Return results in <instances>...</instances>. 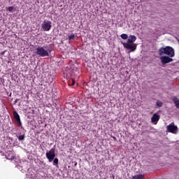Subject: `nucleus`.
<instances>
[{
	"label": "nucleus",
	"instance_id": "nucleus-1",
	"mask_svg": "<svg viewBox=\"0 0 179 179\" xmlns=\"http://www.w3.org/2000/svg\"><path fill=\"white\" fill-rule=\"evenodd\" d=\"M159 55H163V54H165V55H168V57H170L171 58H173V57H175L176 52H174V48H173L171 46H166L165 48H160L159 50Z\"/></svg>",
	"mask_w": 179,
	"mask_h": 179
},
{
	"label": "nucleus",
	"instance_id": "nucleus-2",
	"mask_svg": "<svg viewBox=\"0 0 179 179\" xmlns=\"http://www.w3.org/2000/svg\"><path fill=\"white\" fill-rule=\"evenodd\" d=\"M35 53L36 55H39V57H50L48 50H45L43 47L36 48Z\"/></svg>",
	"mask_w": 179,
	"mask_h": 179
},
{
	"label": "nucleus",
	"instance_id": "nucleus-3",
	"mask_svg": "<svg viewBox=\"0 0 179 179\" xmlns=\"http://www.w3.org/2000/svg\"><path fill=\"white\" fill-rule=\"evenodd\" d=\"M122 44L126 50H129L130 52H134L136 50V43H127L122 42Z\"/></svg>",
	"mask_w": 179,
	"mask_h": 179
},
{
	"label": "nucleus",
	"instance_id": "nucleus-4",
	"mask_svg": "<svg viewBox=\"0 0 179 179\" xmlns=\"http://www.w3.org/2000/svg\"><path fill=\"white\" fill-rule=\"evenodd\" d=\"M45 156L48 159V162L51 163L54 159H55V148H52L49 152L45 153Z\"/></svg>",
	"mask_w": 179,
	"mask_h": 179
},
{
	"label": "nucleus",
	"instance_id": "nucleus-5",
	"mask_svg": "<svg viewBox=\"0 0 179 179\" xmlns=\"http://www.w3.org/2000/svg\"><path fill=\"white\" fill-rule=\"evenodd\" d=\"M41 27L44 31H50V30H51V27H52V25H51V21H44Z\"/></svg>",
	"mask_w": 179,
	"mask_h": 179
},
{
	"label": "nucleus",
	"instance_id": "nucleus-6",
	"mask_svg": "<svg viewBox=\"0 0 179 179\" xmlns=\"http://www.w3.org/2000/svg\"><path fill=\"white\" fill-rule=\"evenodd\" d=\"M161 62L162 65H166V64H169V62H173V58L170 56H162L160 57Z\"/></svg>",
	"mask_w": 179,
	"mask_h": 179
},
{
	"label": "nucleus",
	"instance_id": "nucleus-7",
	"mask_svg": "<svg viewBox=\"0 0 179 179\" xmlns=\"http://www.w3.org/2000/svg\"><path fill=\"white\" fill-rule=\"evenodd\" d=\"M167 131L171 134H176V131H177V126L174 125V123H171L167 126Z\"/></svg>",
	"mask_w": 179,
	"mask_h": 179
},
{
	"label": "nucleus",
	"instance_id": "nucleus-8",
	"mask_svg": "<svg viewBox=\"0 0 179 179\" xmlns=\"http://www.w3.org/2000/svg\"><path fill=\"white\" fill-rule=\"evenodd\" d=\"M45 82L48 83V85H51V83L54 82V76L52 75H48L45 77Z\"/></svg>",
	"mask_w": 179,
	"mask_h": 179
},
{
	"label": "nucleus",
	"instance_id": "nucleus-9",
	"mask_svg": "<svg viewBox=\"0 0 179 179\" xmlns=\"http://www.w3.org/2000/svg\"><path fill=\"white\" fill-rule=\"evenodd\" d=\"M136 41V36L135 35H130L127 39V43H134Z\"/></svg>",
	"mask_w": 179,
	"mask_h": 179
},
{
	"label": "nucleus",
	"instance_id": "nucleus-10",
	"mask_svg": "<svg viewBox=\"0 0 179 179\" xmlns=\"http://www.w3.org/2000/svg\"><path fill=\"white\" fill-rule=\"evenodd\" d=\"M159 120H160V116L157 115V113H155L151 118L152 122H155V124H157Z\"/></svg>",
	"mask_w": 179,
	"mask_h": 179
},
{
	"label": "nucleus",
	"instance_id": "nucleus-11",
	"mask_svg": "<svg viewBox=\"0 0 179 179\" xmlns=\"http://www.w3.org/2000/svg\"><path fill=\"white\" fill-rule=\"evenodd\" d=\"M172 101H173L176 108H179V99H178V98L174 96L173 98Z\"/></svg>",
	"mask_w": 179,
	"mask_h": 179
},
{
	"label": "nucleus",
	"instance_id": "nucleus-12",
	"mask_svg": "<svg viewBox=\"0 0 179 179\" xmlns=\"http://www.w3.org/2000/svg\"><path fill=\"white\" fill-rule=\"evenodd\" d=\"M145 178V176L143 174H139V175H135L134 176L132 177L131 179H143Z\"/></svg>",
	"mask_w": 179,
	"mask_h": 179
},
{
	"label": "nucleus",
	"instance_id": "nucleus-13",
	"mask_svg": "<svg viewBox=\"0 0 179 179\" xmlns=\"http://www.w3.org/2000/svg\"><path fill=\"white\" fill-rule=\"evenodd\" d=\"M13 117H14L15 120H16V121L17 120H20V116L19 115V114L16 111L13 112Z\"/></svg>",
	"mask_w": 179,
	"mask_h": 179
},
{
	"label": "nucleus",
	"instance_id": "nucleus-14",
	"mask_svg": "<svg viewBox=\"0 0 179 179\" xmlns=\"http://www.w3.org/2000/svg\"><path fill=\"white\" fill-rule=\"evenodd\" d=\"M156 106H157V107H163V102L160 101L159 100H157L156 101Z\"/></svg>",
	"mask_w": 179,
	"mask_h": 179
},
{
	"label": "nucleus",
	"instance_id": "nucleus-15",
	"mask_svg": "<svg viewBox=\"0 0 179 179\" xmlns=\"http://www.w3.org/2000/svg\"><path fill=\"white\" fill-rule=\"evenodd\" d=\"M8 12H10V13H13L15 12V7L14 6H10L8 8Z\"/></svg>",
	"mask_w": 179,
	"mask_h": 179
},
{
	"label": "nucleus",
	"instance_id": "nucleus-16",
	"mask_svg": "<svg viewBox=\"0 0 179 179\" xmlns=\"http://www.w3.org/2000/svg\"><path fill=\"white\" fill-rule=\"evenodd\" d=\"M120 37L123 40H127L128 38V35L127 34H122L120 35Z\"/></svg>",
	"mask_w": 179,
	"mask_h": 179
},
{
	"label": "nucleus",
	"instance_id": "nucleus-17",
	"mask_svg": "<svg viewBox=\"0 0 179 179\" xmlns=\"http://www.w3.org/2000/svg\"><path fill=\"white\" fill-rule=\"evenodd\" d=\"M75 85V80L71 79L69 81V86H73Z\"/></svg>",
	"mask_w": 179,
	"mask_h": 179
},
{
	"label": "nucleus",
	"instance_id": "nucleus-18",
	"mask_svg": "<svg viewBox=\"0 0 179 179\" xmlns=\"http://www.w3.org/2000/svg\"><path fill=\"white\" fill-rule=\"evenodd\" d=\"M75 39V34H71L70 36H69V40H73Z\"/></svg>",
	"mask_w": 179,
	"mask_h": 179
},
{
	"label": "nucleus",
	"instance_id": "nucleus-19",
	"mask_svg": "<svg viewBox=\"0 0 179 179\" xmlns=\"http://www.w3.org/2000/svg\"><path fill=\"white\" fill-rule=\"evenodd\" d=\"M53 164L54 166L58 165V158L53 159Z\"/></svg>",
	"mask_w": 179,
	"mask_h": 179
},
{
	"label": "nucleus",
	"instance_id": "nucleus-20",
	"mask_svg": "<svg viewBox=\"0 0 179 179\" xmlns=\"http://www.w3.org/2000/svg\"><path fill=\"white\" fill-rule=\"evenodd\" d=\"M19 141H24V134L18 136Z\"/></svg>",
	"mask_w": 179,
	"mask_h": 179
},
{
	"label": "nucleus",
	"instance_id": "nucleus-21",
	"mask_svg": "<svg viewBox=\"0 0 179 179\" xmlns=\"http://www.w3.org/2000/svg\"><path fill=\"white\" fill-rule=\"evenodd\" d=\"M17 124L18 127H22V122L20 121V119L17 120Z\"/></svg>",
	"mask_w": 179,
	"mask_h": 179
},
{
	"label": "nucleus",
	"instance_id": "nucleus-22",
	"mask_svg": "<svg viewBox=\"0 0 179 179\" xmlns=\"http://www.w3.org/2000/svg\"><path fill=\"white\" fill-rule=\"evenodd\" d=\"M0 86H1V82H0Z\"/></svg>",
	"mask_w": 179,
	"mask_h": 179
}]
</instances>
